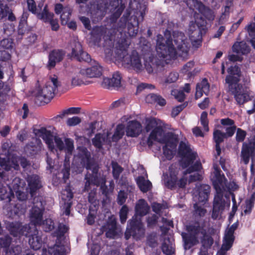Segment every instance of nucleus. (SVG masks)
I'll return each mask as SVG.
<instances>
[{"label":"nucleus","instance_id":"56","mask_svg":"<svg viewBox=\"0 0 255 255\" xmlns=\"http://www.w3.org/2000/svg\"><path fill=\"white\" fill-rule=\"evenodd\" d=\"M255 200V192H254L252 194L250 199L247 201L246 209L245 210V212H250L252 210V207L254 206V202Z\"/></svg>","mask_w":255,"mask_h":255},{"label":"nucleus","instance_id":"31","mask_svg":"<svg viewBox=\"0 0 255 255\" xmlns=\"http://www.w3.org/2000/svg\"><path fill=\"white\" fill-rule=\"evenodd\" d=\"M64 54L65 53L61 50L52 51L49 55L48 66L50 67H54L56 63L62 60Z\"/></svg>","mask_w":255,"mask_h":255},{"label":"nucleus","instance_id":"51","mask_svg":"<svg viewBox=\"0 0 255 255\" xmlns=\"http://www.w3.org/2000/svg\"><path fill=\"white\" fill-rule=\"evenodd\" d=\"M128 209L127 206H123L120 211V221L122 224L126 222L127 219V215Z\"/></svg>","mask_w":255,"mask_h":255},{"label":"nucleus","instance_id":"9","mask_svg":"<svg viewBox=\"0 0 255 255\" xmlns=\"http://www.w3.org/2000/svg\"><path fill=\"white\" fill-rule=\"evenodd\" d=\"M60 86V82L57 77L54 75L47 82L45 86L41 89H39L36 93L37 98L44 103H48L54 96L58 87Z\"/></svg>","mask_w":255,"mask_h":255},{"label":"nucleus","instance_id":"10","mask_svg":"<svg viewBox=\"0 0 255 255\" xmlns=\"http://www.w3.org/2000/svg\"><path fill=\"white\" fill-rule=\"evenodd\" d=\"M169 170V176L167 175H163V181L165 186L171 189L176 187H184L187 183V178L185 176L180 178L177 177L179 170L176 165H172Z\"/></svg>","mask_w":255,"mask_h":255},{"label":"nucleus","instance_id":"59","mask_svg":"<svg viewBox=\"0 0 255 255\" xmlns=\"http://www.w3.org/2000/svg\"><path fill=\"white\" fill-rule=\"evenodd\" d=\"M245 29L247 31L250 36L252 38L255 37V23L252 22L247 25Z\"/></svg>","mask_w":255,"mask_h":255},{"label":"nucleus","instance_id":"22","mask_svg":"<svg viewBox=\"0 0 255 255\" xmlns=\"http://www.w3.org/2000/svg\"><path fill=\"white\" fill-rule=\"evenodd\" d=\"M102 230L106 232L107 238L114 239L117 236L116 218L114 216L109 217L106 224L102 227Z\"/></svg>","mask_w":255,"mask_h":255},{"label":"nucleus","instance_id":"37","mask_svg":"<svg viewBox=\"0 0 255 255\" xmlns=\"http://www.w3.org/2000/svg\"><path fill=\"white\" fill-rule=\"evenodd\" d=\"M90 0H76V2L79 4L80 7V12L84 13L85 12H87L88 13L90 12L93 18H95V15H94L92 12H96L97 11V6H96L94 4H91V7H89V6L87 5V3Z\"/></svg>","mask_w":255,"mask_h":255},{"label":"nucleus","instance_id":"49","mask_svg":"<svg viewBox=\"0 0 255 255\" xmlns=\"http://www.w3.org/2000/svg\"><path fill=\"white\" fill-rule=\"evenodd\" d=\"M171 95L179 102L183 101L185 97L183 90H173L171 91Z\"/></svg>","mask_w":255,"mask_h":255},{"label":"nucleus","instance_id":"55","mask_svg":"<svg viewBox=\"0 0 255 255\" xmlns=\"http://www.w3.org/2000/svg\"><path fill=\"white\" fill-rule=\"evenodd\" d=\"M9 12V8L6 4H0V19L6 17Z\"/></svg>","mask_w":255,"mask_h":255},{"label":"nucleus","instance_id":"17","mask_svg":"<svg viewBox=\"0 0 255 255\" xmlns=\"http://www.w3.org/2000/svg\"><path fill=\"white\" fill-rule=\"evenodd\" d=\"M234 95L235 98L239 104H243L250 99V91L247 88H243L242 86L238 84L229 89Z\"/></svg>","mask_w":255,"mask_h":255},{"label":"nucleus","instance_id":"48","mask_svg":"<svg viewBox=\"0 0 255 255\" xmlns=\"http://www.w3.org/2000/svg\"><path fill=\"white\" fill-rule=\"evenodd\" d=\"M2 169L7 171L11 169L10 161H6L4 158L0 156V176L3 173Z\"/></svg>","mask_w":255,"mask_h":255},{"label":"nucleus","instance_id":"53","mask_svg":"<svg viewBox=\"0 0 255 255\" xmlns=\"http://www.w3.org/2000/svg\"><path fill=\"white\" fill-rule=\"evenodd\" d=\"M233 245L223 241L221 249L217 253L216 255H226L227 252L230 249Z\"/></svg>","mask_w":255,"mask_h":255},{"label":"nucleus","instance_id":"20","mask_svg":"<svg viewBox=\"0 0 255 255\" xmlns=\"http://www.w3.org/2000/svg\"><path fill=\"white\" fill-rule=\"evenodd\" d=\"M210 187L208 185H202L194 191L193 200L196 203H206L208 200Z\"/></svg>","mask_w":255,"mask_h":255},{"label":"nucleus","instance_id":"6","mask_svg":"<svg viewBox=\"0 0 255 255\" xmlns=\"http://www.w3.org/2000/svg\"><path fill=\"white\" fill-rule=\"evenodd\" d=\"M199 227L197 226H189L187 227L189 235L187 236L185 234H182L186 250L197 245L200 241L202 244L201 248L208 250L212 246L213 238L208 235H206V229L199 228Z\"/></svg>","mask_w":255,"mask_h":255},{"label":"nucleus","instance_id":"27","mask_svg":"<svg viewBox=\"0 0 255 255\" xmlns=\"http://www.w3.org/2000/svg\"><path fill=\"white\" fill-rule=\"evenodd\" d=\"M121 76L118 72L113 74L111 79L105 78L102 83L103 87L109 88L111 87H119L121 84Z\"/></svg>","mask_w":255,"mask_h":255},{"label":"nucleus","instance_id":"13","mask_svg":"<svg viewBox=\"0 0 255 255\" xmlns=\"http://www.w3.org/2000/svg\"><path fill=\"white\" fill-rule=\"evenodd\" d=\"M33 206L30 210V219L34 225H41L42 223L43 205L41 198L35 197L33 199Z\"/></svg>","mask_w":255,"mask_h":255},{"label":"nucleus","instance_id":"30","mask_svg":"<svg viewBox=\"0 0 255 255\" xmlns=\"http://www.w3.org/2000/svg\"><path fill=\"white\" fill-rule=\"evenodd\" d=\"M147 178V175L145 173L144 176H139L136 179V182L138 187L143 192H146L152 187L151 183Z\"/></svg>","mask_w":255,"mask_h":255},{"label":"nucleus","instance_id":"34","mask_svg":"<svg viewBox=\"0 0 255 255\" xmlns=\"http://www.w3.org/2000/svg\"><path fill=\"white\" fill-rule=\"evenodd\" d=\"M14 198L13 196V188L12 186H4L0 183V199L1 200L7 199L8 202Z\"/></svg>","mask_w":255,"mask_h":255},{"label":"nucleus","instance_id":"5","mask_svg":"<svg viewBox=\"0 0 255 255\" xmlns=\"http://www.w3.org/2000/svg\"><path fill=\"white\" fill-rule=\"evenodd\" d=\"M84 155L81 159V163L83 166H86L87 170H90L91 173L88 172L85 176V182L84 191H89L91 190L89 194V201L90 202L94 203L95 202V198L96 196V189L95 186H98L101 181H103V179L101 178L100 174L98 173V166L97 163L93 162L90 158V153L87 149L83 150Z\"/></svg>","mask_w":255,"mask_h":255},{"label":"nucleus","instance_id":"35","mask_svg":"<svg viewBox=\"0 0 255 255\" xmlns=\"http://www.w3.org/2000/svg\"><path fill=\"white\" fill-rule=\"evenodd\" d=\"M33 230L34 233L29 240V244L33 250H37L41 248L42 241L35 227Z\"/></svg>","mask_w":255,"mask_h":255},{"label":"nucleus","instance_id":"58","mask_svg":"<svg viewBox=\"0 0 255 255\" xmlns=\"http://www.w3.org/2000/svg\"><path fill=\"white\" fill-rule=\"evenodd\" d=\"M80 74H81L80 73V74H74L72 76L71 80V83L72 86H79L83 83L80 78Z\"/></svg>","mask_w":255,"mask_h":255},{"label":"nucleus","instance_id":"3","mask_svg":"<svg viewBox=\"0 0 255 255\" xmlns=\"http://www.w3.org/2000/svg\"><path fill=\"white\" fill-rule=\"evenodd\" d=\"M128 44L119 45L116 51V60L125 67H131L137 72H141L144 68L149 73H152L159 64L153 56L145 57L143 65L139 55L136 51L129 54L127 51Z\"/></svg>","mask_w":255,"mask_h":255},{"label":"nucleus","instance_id":"41","mask_svg":"<svg viewBox=\"0 0 255 255\" xmlns=\"http://www.w3.org/2000/svg\"><path fill=\"white\" fill-rule=\"evenodd\" d=\"M238 227V223H234L227 230L223 241L233 245L234 241V233Z\"/></svg>","mask_w":255,"mask_h":255},{"label":"nucleus","instance_id":"61","mask_svg":"<svg viewBox=\"0 0 255 255\" xmlns=\"http://www.w3.org/2000/svg\"><path fill=\"white\" fill-rule=\"evenodd\" d=\"M178 74L175 72H171L167 78H166L165 82L167 83H171L175 82L178 78Z\"/></svg>","mask_w":255,"mask_h":255},{"label":"nucleus","instance_id":"40","mask_svg":"<svg viewBox=\"0 0 255 255\" xmlns=\"http://www.w3.org/2000/svg\"><path fill=\"white\" fill-rule=\"evenodd\" d=\"M232 50L234 52L242 54H247L250 51L249 47L244 41L235 43L232 47Z\"/></svg>","mask_w":255,"mask_h":255},{"label":"nucleus","instance_id":"64","mask_svg":"<svg viewBox=\"0 0 255 255\" xmlns=\"http://www.w3.org/2000/svg\"><path fill=\"white\" fill-rule=\"evenodd\" d=\"M246 135V132L245 131L241 129V128H238L237 132L236 133V139L238 141H243Z\"/></svg>","mask_w":255,"mask_h":255},{"label":"nucleus","instance_id":"42","mask_svg":"<svg viewBox=\"0 0 255 255\" xmlns=\"http://www.w3.org/2000/svg\"><path fill=\"white\" fill-rule=\"evenodd\" d=\"M68 247L64 245H55L53 247L49 248L48 252L51 255H64L68 251Z\"/></svg>","mask_w":255,"mask_h":255},{"label":"nucleus","instance_id":"2","mask_svg":"<svg viewBox=\"0 0 255 255\" xmlns=\"http://www.w3.org/2000/svg\"><path fill=\"white\" fill-rule=\"evenodd\" d=\"M145 128L147 132L151 130L147 141L148 145L151 146L153 141L165 143L163 147V154L167 159H171L176 151L178 142L176 136L171 133L166 135L162 122L154 118L146 121Z\"/></svg>","mask_w":255,"mask_h":255},{"label":"nucleus","instance_id":"26","mask_svg":"<svg viewBox=\"0 0 255 255\" xmlns=\"http://www.w3.org/2000/svg\"><path fill=\"white\" fill-rule=\"evenodd\" d=\"M149 210V207L148 205L147 202L143 199L139 200L136 204L135 207V215L133 217L137 220H141L140 218H138V216L142 217L144 216L147 214ZM141 222V221H140Z\"/></svg>","mask_w":255,"mask_h":255},{"label":"nucleus","instance_id":"43","mask_svg":"<svg viewBox=\"0 0 255 255\" xmlns=\"http://www.w3.org/2000/svg\"><path fill=\"white\" fill-rule=\"evenodd\" d=\"M146 102L149 103H157L160 106H163L165 105V100L160 96L150 94L148 95L145 98Z\"/></svg>","mask_w":255,"mask_h":255},{"label":"nucleus","instance_id":"50","mask_svg":"<svg viewBox=\"0 0 255 255\" xmlns=\"http://www.w3.org/2000/svg\"><path fill=\"white\" fill-rule=\"evenodd\" d=\"M199 204L198 203H196L194 205L195 214L196 216L203 217L206 214L207 211L204 207L199 205Z\"/></svg>","mask_w":255,"mask_h":255},{"label":"nucleus","instance_id":"25","mask_svg":"<svg viewBox=\"0 0 255 255\" xmlns=\"http://www.w3.org/2000/svg\"><path fill=\"white\" fill-rule=\"evenodd\" d=\"M53 13L49 12L47 6H45L43 9L42 14H38V18L43 19L45 22H50L51 28L53 30H57L59 27L58 21L56 19H53Z\"/></svg>","mask_w":255,"mask_h":255},{"label":"nucleus","instance_id":"23","mask_svg":"<svg viewBox=\"0 0 255 255\" xmlns=\"http://www.w3.org/2000/svg\"><path fill=\"white\" fill-rule=\"evenodd\" d=\"M23 182L19 178H15L11 183L13 196H14V192H15L17 199L19 201H23L27 199V194L22 191L23 189Z\"/></svg>","mask_w":255,"mask_h":255},{"label":"nucleus","instance_id":"11","mask_svg":"<svg viewBox=\"0 0 255 255\" xmlns=\"http://www.w3.org/2000/svg\"><path fill=\"white\" fill-rule=\"evenodd\" d=\"M250 157L252 158L251 171L255 166V138L243 143L242 151V160L245 164L249 163Z\"/></svg>","mask_w":255,"mask_h":255},{"label":"nucleus","instance_id":"19","mask_svg":"<svg viewBox=\"0 0 255 255\" xmlns=\"http://www.w3.org/2000/svg\"><path fill=\"white\" fill-rule=\"evenodd\" d=\"M186 2L187 5L190 9L194 10H198L199 12L203 13L209 20H212L214 18L213 12L209 9H206L205 6L200 1L197 0H184Z\"/></svg>","mask_w":255,"mask_h":255},{"label":"nucleus","instance_id":"7","mask_svg":"<svg viewBox=\"0 0 255 255\" xmlns=\"http://www.w3.org/2000/svg\"><path fill=\"white\" fill-rule=\"evenodd\" d=\"M106 0H100L97 4V11L92 13L95 15V18L101 19L104 15L107 9L113 12V17L117 18L123 12L125 6L121 0H111L109 5L105 3Z\"/></svg>","mask_w":255,"mask_h":255},{"label":"nucleus","instance_id":"21","mask_svg":"<svg viewBox=\"0 0 255 255\" xmlns=\"http://www.w3.org/2000/svg\"><path fill=\"white\" fill-rule=\"evenodd\" d=\"M229 75L226 78V82L228 84L229 89H232L233 86L237 85L241 76L240 69L237 66H231L228 69Z\"/></svg>","mask_w":255,"mask_h":255},{"label":"nucleus","instance_id":"18","mask_svg":"<svg viewBox=\"0 0 255 255\" xmlns=\"http://www.w3.org/2000/svg\"><path fill=\"white\" fill-rule=\"evenodd\" d=\"M6 228L14 237L27 236L31 229L29 225L22 226L20 223L18 222L9 223L7 224Z\"/></svg>","mask_w":255,"mask_h":255},{"label":"nucleus","instance_id":"12","mask_svg":"<svg viewBox=\"0 0 255 255\" xmlns=\"http://www.w3.org/2000/svg\"><path fill=\"white\" fill-rule=\"evenodd\" d=\"M136 218V217L135 218ZM144 234V229L140 220L132 217L128 221L127 230L125 232V238L128 240L132 235L134 238L138 239Z\"/></svg>","mask_w":255,"mask_h":255},{"label":"nucleus","instance_id":"46","mask_svg":"<svg viewBox=\"0 0 255 255\" xmlns=\"http://www.w3.org/2000/svg\"><path fill=\"white\" fill-rule=\"evenodd\" d=\"M191 226H197L199 227V228L206 229V235H208L210 236L214 235L216 232V230L213 227H210L207 223H196Z\"/></svg>","mask_w":255,"mask_h":255},{"label":"nucleus","instance_id":"16","mask_svg":"<svg viewBox=\"0 0 255 255\" xmlns=\"http://www.w3.org/2000/svg\"><path fill=\"white\" fill-rule=\"evenodd\" d=\"M61 198L62 200L61 201V207L63 213L68 216L70 213V209L72 205L71 199L73 198V193L69 186H67L62 191Z\"/></svg>","mask_w":255,"mask_h":255},{"label":"nucleus","instance_id":"57","mask_svg":"<svg viewBox=\"0 0 255 255\" xmlns=\"http://www.w3.org/2000/svg\"><path fill=\"white\" fill-rule=\"evenodd\" d=\"M201 124L203 125L204 130L208 131V121L207 120V113L205 112H203L201 115L200 118Z\"/></svg>","mask_w":255,"mask_h":255},{"label":"nucleus","instance_id":"28","mask_svg":"<svg viewBox=\"0 0 255 255\" xmlns=\"http://www.w3.org/2000/svg\"><path fill=\"white\" fill-rule=\"evenodd\" d=\"M93 144L97 148H101L103 144L111 143L110 133L97 134L92 139Z\"/></svg>","mask_w":255,"mask_h":255},{"label":"nucleus","instance_id":"45","mask_svg":"<svg viewBox=\"0 0 255 255\" xmlns=\"http://www.w3.org/2000/svg\"><path fill=\"white\" fill-rule=\"evenodd\" d=\"M27 5L28 9L32 13L36 14L38 17L39 14H42V12L40 13L39 12V10H41L43 4H39L38 7H37L33 0H27Z\"/></svg>","mask_w":255,"mask_h":255},{"label":"nucleus","instance_id":"62","mask_svg":"<svg viewBox=\"0 0 255 255\" xmlns=\"http://www.w3.org/2000/svg\"><path fill=\"white\" fill-rule=\"evenodd\" d=\"M65 142V150L68 154H71L72 151L74 148L73 140L70 138H66Z\"/></svg>","mask_w":255,"mask_h":255},{"label":"nucleus","instance_id":"4","mask_svg":"<svg viewBox=\"0 0 255 255\" xmlns=\"http://www.w3.org/2000/svg\"><path fill=\"white\" fill-rule=\"evenodd\" d=\"M214 171L212 175V180L216 191L215 195L212 217L217 219L220 217L223 211L229 209L230 206V198L227 195L224 196L226 188L231 189L227 184V180L225 176L221 175V171L217 166H214Z\"/></svg>","mask_w":255,"mask_h":255},{"label":"nucleus","instance_id":"63","mask_svg":"<svg viewBox=\"0 0 255 255\" xmlns=\"http://www.w3.org/2000/svg\"><path fill=\"white\" fill-rule=\"evenodd\" d=\"M91 255H98L100 251V246L98 244H93L89 247Z\"/></svg>","mask_w":255,"mask_h":255},{"label":"nucleus","instance_id":"52","mask_svg":"<svg viewBox=\"0 0 255 255\" xmlns=\"http://www.w3.org/2000/svg\"><path fill=\"white\" fill-rule=\"evenodd\" d=\"M112 167L113 176L115 179H118L122 172L123 169L117 163L114 162H112Z\"/></svg>","mask_w":255,"mask_h":255},{"label":"nucleus","instance_id":"1","mask_svg":"<svg viewBox=\"0 0 255 255\" xmlns=\"http://www.w3.org/2000/svg\"><path fill=\"white\" fill-rule=\"evenodd\" d=\"M169 32L165 33L166 40L159 34L157 35L156 51L158 56L166 63L176 57L177 54L181 56L186 55L190 45L188 39L181 32L174 31L170 39L167 37Z\"/></svg>","mask_w":255,"mask_h":255},{"label":"nucleus","instance_id":"8","mask_svg":"<svg viewBox=\"0 0 255 255\" xmlns=\"http://www.w3.org/2000/svg\"><path fill=\"white\" fill-rule=\"evenodd\" d=\"M33 132L36 136L43 138L51 150L55 148L60 151L65 149V144L62 139L58 136H55L53 141L51 132L46 128H36L33 130Z\"/></svg>","mask_w":255,"mask_h":255},{"label":"nucleus","instance_id":"32","mask_svg":"<svg viewBox=\"0 0 255 255\" xmlns=\"http://www.w3.org/2000/svg\"><path fill=\"white\" fill-rule=\"evenodd\" d=\"M214 139L216 142V152L215 157L217 158V156H219L221 154V149L220 147V143L223 141L224 138L226 137V133L221 132L219 130H216L214 131Z\"/></svg>","mask_w":255,"mask_h":255},{"label":"nucleus","instance_id":"15","mask_svg":"<svg viewBox=\"0 0 255 255\" xmlns=\"http://www.w3.org/2000/svg\"><path fill=\"white\" fill-rule=\"evenodd\" d=\"M179 154L183 156L182 164L184 167L189 166L195 159L196 153L193 152L187 143L181 141L179 148Z\"/></svg>","mask_w":255,"mask_h":255},{"label":"nucleus","instance_id":"47","mask_svg":"<svg viewBox=\"0 0 255 255\" xmlns=\"http://www.w3.org/2000/svg\"><path fill=\"white\" fill-rule=\"evenodd\" d=\"M72 56L76 58L83 51L82 46L79 42L75 41L74 45H72Z\"/></svg>","mask_w":255,"mask_h":255},{"label":"nucleus","instance_id":"60","mask_svg":"<svg viewBox=\"0 0 255 255\" xmlns=\"http://www.w3.org/2000/svg\"><path fill=\"white\" fill-rule=\"evenodd\" d=\"M81 120L80 118L78 117H73L72 118H69L66 121V124L69 126H75L80 123Z\"/></svg>","mask_w":255,"mask_h":255},{"label":"nucleus","instance_id":"39","mask_svg":"<svg viewBox=\"0 0 255 255\" xmlns=\"http://www.w3.org/2000/svg\"><path fill=\"white\" fill-rule=\"evenodd\" d=\"M162 252L167 255H171L174 252V245L172 239L165 238L162 246Z\"/></svg>","mask_w":255,"mask_h":255},{"label":"nucleus","instance_id":"29","mask_svg":"<svg viewBox=\"0 0 255 255\" xmlns=\"http://www.w3.org/2000/svg\"><path fill=\"white\" fill-rule=\"evenodd\" d=\"M80 73L90 78L97 77L102 74V67L98 64H96L91 67L82 69Z\"/></svg>","mask_w":255,"mask_h":255},{"label":"nucleus","instance_id":"24","mask_svg":"<svg viewBox=\"0 0 255 255\" xmlns=\"http://www.w3.org/2000/svg\"><path fill=\"white\" fill-rule=\"evenodd\" d=\"M142 127L136 121H129L126 128V134L128 136L136 137L141 132Z\"/></svg>","mask_w":255,"mask_h":255},{"label":"nucleus","instance_id":"14","mask_svg":"<svg viewBox=\"0 0 255 255\" xmlns=\"http://www.w3.org/2000/svg\"><path fill=\"white\" fill-rule=\"evenodd\" d=\"M54 10L55 13L57 14L61 13L60 18L62 25L67 24L68 27L72 29L76 28L77 26L75 22L71 21L68 22L71 13V9L69 6L63 7L62 4L57 3L55 5Z\"/></svg>","mask_w":255,"mask_h":255},{"label":"nucleus","instance_id":"54","mask_svg":"<svg viewBox=\"0 0 255 255\" xmlns=\"http://www.w3.org/2000/svg\"><path fill=\"white\" fill-rule=\"evenodd\" d=\"M43 229L46 232L52 230L54 228V223L53 221L50 219H46L44 222L42 221Z\"/></svg>","mask_w":255,"mask_h":255},{"label":"nucleus","instance_id":"44","mask_svg":"<svg viewBox=\"0 0 255 255\" xmlns=\"http://www.w3.org/2000/svg\"><path fill=\"white\" fill-rule=\"evenodd\" d=\"M125 132L124 126L122 125H119L117 127L116 130L111 138L112 141H117L123 136Z\"/></svg>","mask_w":255,"mask_h":255},{"label":"nucleus","instance_id":"33","mask_svg":"<svg viewBox=\"0 0 255 255\" xmlns=\"http://www.w3.org/2000/svg\"><path fill=\"white\" fill-rule=\"evenodd\" d=\"M209 91V83L206 79H203L200 83L197 85L195 98L197 99L201 98L203 96V93L207 95Z\"/></svg>","mask_w":255,"mask_h":255},{"label":"nucleus","instance_id":"36","mask_svg":"<svg viewBox=\"0 0 255 255\" xmlns=\"http://www.w3.org/2000/svg\"><path fill=\"white\" fill-rule=\"evenodd\" d=\"M27 182L30 189V193L31 196H33L36 190L41 186L39 177L36 175H31L28 177Z\"/></svg>","mask_w":255,"mask_h":255},{"label":"nucleus","instance_id":"38","mask_svg":"<svg viewBox=\"0 0 255 255\" xmlns=\"http://www.w3.org/2000/svg\"><path fill=\"white\" fill-rule=\"evenodd\" d=\"M8 161H10L11 169L13 168L15 170L18 169L19 163L23 168L25 167L28 165V162L25 158L19 157L17 156H12L10 158H9Z\"/></svg>","mask_w":255,"mask_h":255}]
</instances>
